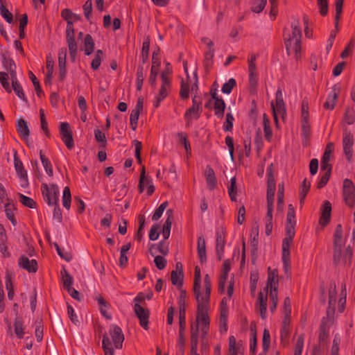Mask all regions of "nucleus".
<instances>
[{"label": "nucleus", "instance_id": "nucleus-8", "mask_svg": "<svg viewBox=\"0 0 355 355\" xmlns=\"http://www.w3.org/2000/svg\"><path fill=\"white\" fill-rule=\"evenodd\" d=\"M343 198L345 203L352 207L355 200V186L349 179H345L343 181Z\"/></svg>", "mask_w": 355, "mask_h": 355}, {"label": "nucleus", "instance_id": "nucleus-55", "mask_svg": "<svg viewBox=\"0 0 355 355\" xmlns=\"http://www.w3.org/2000/svg\"><path fill=\"white\" fill-rule=\"evenodd\" d=\"M139 113L140 112H138L137 110H132L130 114V125L132 126V130H134L136 129L137 125Z\"/></svg>", "mask_w": 355, "mask_h": 355}, {"label": "nucleus", "instance_id": "nucleus-62", "mask_svg": "<svg viewBox=\"0 0 355 355\" xmlns=\"http://www.w3.org/2000/svg\"><path fill=\"white\" fill-rule=\"evenodd\" d=\"M154 262L157 268L159 270L164 269L166 264V260L162 256H155Z\"/></svg>", "mask_w": 355, "mask_h": 355}, {"label": "nucleus", "instance_id": "nucleus-6", "mask_svg": "<svg viewBox=\"0 0 355 355\" xmlns=\"http://www.w3.org/2000/svg\"><path fill=\"white\" fill-rule=\"evenodd\" d=\"M271 107L272 109L274 120L277 127H278V118L281 117L284 119L286 114L281 89H278L277 91L276 103L275 104L272 103Z\"/></svg>", "mask_w": 355, "mask_h": 355}, {"label": "nucleus", "instance_id": "nucleus-14", "mask_svg": "<svg viewBox=\"0 0 355 355\" xmlns=\"http://www.w3.org/2000/svg\"><path fill=\"white\" fill-rule=\"evenodd\" d=\"M144 187H146L148 188V193L149 195L152 194L154 191V187L153 184V181L150 178L148 177H146L145 175V168L144 166L142 167L141 175H140V180L139 183V189L140 193H142L144 189Z\"/></svg>", "mask_w": 355, "mask_h": 355}, {"label": "nucleus", "instance_id": "nucleus-28", "mask_svg": "<svg viewBox=\"0 0 355 355\" xmlns=\"http://www.w3.org/2000/svg\"><path fill=\"white\" fill-rule=\"evenodd\" d=\"M225 109V103L222 98H217L216 101H214V110L215 114L218 118H222L224 114V111Z\"/></svg>", "mask_w": 355, "mask_h": 355}, {"label": "nucleus", "instance_id": "nucleus-46", "mask_svg": "<svg viewBox=\"0 0 355 355\" xmlns=\"http://www.w3.org/2000/svg\"><path fill=\"white\" fill-rule=\"evenodd\" d=\"M236 85V80L234 78H230L222 87V92L224 94H229L231 93L232 88Z\"/></svg>", "mask_w": 355, "mask_h": 355}, {"label": "nucleus", "instance_id": "nucleus-61", "mask_svg": "<svg viewBox=\"0 0 355 355\" xmlns=\"http://www.w3.org/2000/svg\"><path fill=\"white\" fill-rule=\"evenodd\" d=\"M67 314L71 321L73 324H77L78 322V316L71 305L67 306Z\"/></svg>", "mask_w": 355, "mask_h": 355}, {"label": "nucleus", "instance_id": "nucleus-4", "mask_svg": "<svg viewBox=\"0 0 355 355\" xmlns=\"http://www.w3.org/2000/svg\"><path fill=\"white\" fill-rule=\"evenodd\" d=\"M1 62L3 68L8 72H0V83L8 92H11L8 78L12 77V72L15 75H17L15 71L16 66L14 61L10 58L7 53H3L1 54Z\"/></svg>", "mask_w": 355, "mask_h": 355}, {"label": "nucleus", "instance_id": "nucleus-51", "mask_svg": "<svg viewBox=\"0 0 355 355\" xmlns=\"http://www.w3.org/2000/svg\"><path fill=\"white\" fill-rule=\"evenodd\" d=\"M270 336L269 331L268 329H264L263 335V343H262L263 352L268 351L269 346H270Z\"/></svg>", "mask_w": 355, "mask_h": 355}, {"label": "nucleus", "instance_id": "nucleus-13", "mask_svg": "<svg viewBox=\"0 0 355 355\" xmlns=\"http://www.w3.org/2000/svg\"><path fill=\"white\" fill-rule=\"evenodd\" d=\"M353 136L348 132H345L343 136V151L348 161H350L353 156Z\"/></svg>", "mask_w": 355, "mask_h": 355}, {"label": "nucleus", "instance_id": "nucleus-44", "mask_svg": "<svg viewBox=\"0 0 355 355\" xmlns=\"http://www.w3.org/2000/svg\"><path fill=\"white\" fill-rule=\"evenodd\" d=\"M263 130L266 139L270 140L272 137V130L270 128L269 119L266 117V114L263 116Z\"/></svg>", "mask_w": 355, "mask_h": 355}, {"label": "nucleus", "instance_id": "nucleus-15", "mask_svg": "<svg viewBox=\"0 0 355 355\" xmlns=\"http://www.w3.org/2000/svg\"><path fill=\"white\" fill-rule=\"evenodd\" d=\"M19 266L26 269L30 272H35L37 270V261L35 259H29L26 256H22L19 259Z\"/></svg>", "mask_w": 355, "mask_h": 355}, {"label": "nucleus", "instance_id": "nucleus-43", "mask_svg": "<svg viewBox=\"0 0 355 355\" xmlns=\"http://www.w3.org/2000/svg\"><path fill=\"white\" fill-rule=\"evenodd\" d=\"M183 273L178 272L177 270H173L171 272V281L173 284L180 286L182 284Z\"/></svg>", "mask_w": 355, "mask_h": 355}, {"label": "nucleus", "instance_id": "nucleus-39", "mask_svg": "<svg viewBox=\"0 0 355 355\" xmlns=\"http://www.w3.org/2000/svg\"><path fill=\"white\" fill-rule=\"evenodd\" d=\"M0 12L1 16L8 24H12L13 22L12 14L10 12V11L5 7L3 3H1L0 6Z\"/></svg>", "mask_w": 355, "mask_h": 355}, {"label": "nucleus", "instance_id": "nucleus-12", "mask_svg": "<svg viewBox=\"0 0 355 355\" xmlns=\"http://www.w3.org/2000/svg\"><path fill=\"white\" fill-rule=\"evenodd\" d=\"M110 334L115 347L116 349H121L124 340V336L121 328L116 325H112L110 330Z\"/></svg>", "mask_w": 355, "mask_h": 355}, {"label": "nucleus", "instance_id": "nucleus-49", "mask_svg": "<svg viewBox=\"0 0 355 355\" xmlns=\"http://www.w3.org/2000/svg\"><path fill=\"white\" fill-rule=\"evenodd\" d=\"M234 120V116L231 113H227L226 114V120L223 125V128L225 131H227V132L232 131Z\"/></svg>", "mask_w": 355, "mask_h": 355}, {"label": "nucleus", "instance_id": "nucleus-60", "mask_svg": "<svg viewBox=\"0 0 355 355\" xmlns=\"http://www.w3.org/2000/svg\"><path fill=\"white\" fill-rule=\"evenodd\" d=\"M67 49H61L58 53L59 66L66 67Z\"/></svg>", "mask_w": 355, "mask_h": 355}, {"label": "nucleus", "instance_id": "nucleus-9", "mask_svg": "<svg viewBox=\"0 0 355 355\" xmlns=\"http://www.w3.org/2000/svg\"><path fill=\"white\" fill-rule=\"evenodd\" d=\"M143 300L144 297H141L140 295H137L135 298V301L136 302V303L135 304L134 310L136 315L139 319L141 326L144 329H147L148 314L147 311L139 304V302Z\"/></svg>", "mask_w": 355, "mask_h": 355}, {"label": "nucleus", "instance_id": "nucleus-22", "mask_svg": "<svg viewBox=\"0 0 355 355\" xmlns=\"http://www.w3.org/2000/svg\"><path fill=\"white\" fill-rule=\"evenodd\" d=\"M331 211V203L329 201H325L322 207V212L320 218V223L322 225H326L329 223Z\"/></svg>", "mask_w": 355, "mask_h": 355}, {"label": "nucleus", "instance_id": "nucleus-3", "mask_svg": "<svg viewBox=\"0 0 355 355\" xmlns=\"http://www.w3.org/2000/svg\"><path fill=\"white\" fill-rule=\"evenodd\" d=\"M292 36L286 39L285 45L286 51L288 55L292 53H295L296 59L298 58V55L300 51V42L302 37V33L299 27V21L294 19L291 24Z\"/></svg>", "mask_w": 355, "mask_h": 355}, {"label": "nucleus", "instance_id": "nucleus-58", "mask_svg": "<svg viewBox=\"0 0 355 355\" xmlns=\"http://www.w3.org/2000/svg\"><path fill=\"white\" fill-rule=\"evenodd\" d=\"M84 14L87 19H89L92 11V1L87 0L83 6Z\"/></svg>", "mask_w": 355, "mask_h": 355}, {"label": "nucleus", "instance_id": "nucleus-17", "mask_svg": "<svg viewBox=\"0 0 355 355\" xmlns=\"http://www.w3.org/2000/svg\"><path fill=\"white\" fill-rule=\"evenodd\" d=\"M339 91L340 88L337 86L333 88L327 97V101L324 104V107L326 109L333 110L334 108Z\"/></svg>", "mask_w": 355, "mask_h": 355}, {"label": "nucleus", "instance_id": "nucleus-52", "mask_svg": "<svg viewBox=\"0 0 355 355\" xmlns=\"http://www.w3.org/2000/svg\"><path fill=\"white\" fill-rule=\"evenodd\" d=\"M20 202L25 206L30 208H34L35 202L29 197H27L23 194H19Z\"/></svg>", "mask_w": 355, "mask_h": 355}, {"label": "nucleus", "instance_id": "nucleus-19", "mask_svg": "<svg viewBox=\"0 0 355 355\" xmlns=\"http://www.w3.org/2000/svg\"><path fill=\"white\" fill-rule=\"evenodd\" d=\"M197 250L200 261L201 263L205 262L207 260L206 245L205 240L202 236H200L198 239Z\"/></svg>", "mask_w": 355, "mask_h": 355}, {"label": "nucleus", "instance_id": "nucleus-56", "mask_svg": "<svg viewBox=\"0 0 355 355\" xmlns=\"http://www.w3.org/2000/svg\"><path fill=\"white\" fill-rule=\"evenodd\" d=\"M295 224V209L292 205H288V214H287V224Z\"/></svg>", "mask_w": 355, "mask_h": 355}, {"label": "nucleus", "instance_id": "nucleus-24", "mask_svg": "<svg viewBox=\"0 0 355 355\" xmlns=\"http://www.w3.org/2000/svg\"><path fill=\"white\" fill-rule=\"evenodd\" d=\"M185 329V312L184 309H180V338L179 345L183 347L184 344V331Z\"/></svg>", "mask_w": 355, "mask_h": 355}, {"label": "nucleus", "instance_id": "nucleus-21", "mask_svg": "<svg viewBox=\"0 0 355 355\" xmlns=\"http://www.w3.org/2000/svg\"><path fill=\"white\" fill-rule=\"evenodd\" d=\"M11 80L12 87L10 86L11 90L13 89L16 95L21 99L24 100V94L23 89L18 82L17 75H15L12 72V77L9 78Z\"/></svg>", "mask_w": 355, "mask_h": 355}, {"label": "nucleus", "instance_id": "nucleus-34", "mask_svg": "<svg viewBox=\"0 0 355 355\" xmlns=\"http://www.w3.org/2000/svg\"><path fill=\"white\" fill-rule=\"evenodd\" d=\"M46 69H47V73H46L45 83L47 84V83H51V80L53 77V62L50 55H49L47 57Z\"/></svg>", "mask_w": 355, "mask_h": 355}, {"label": "nucleus", "instance_id": "nucleus-63", "mask_svg": "<svg viewBox=\"0 0 355 355\" xmlns=\"http://www.w3.org/2000/svg\"><path fill=\"white\" fill-rule=\"evenodd\" d=\"M159 226L157 225H154L152 226L150 233H149V239L152 241H155L159 238V234L158 232Z\"/></svg>", "mask_w": 355, "mask_h": 355}, {"label": "nucleus", "instance_id": "nucleus-45", "mask_svg": "<svg viewBox=\"0 0 355 355\" xmlns=\"http://www.w3.org/2000/svg\"><path fill=\"white\" fill-rule=\"evenodd\" d=\"M15 168L18 177L27 175V172L24 170L22 162L16 157L15 158Z\"/></svg>", "mask_w": 355, "mask_h": 355}, {"label": "nucleus", "instance_id": "nucleus-20", "mask_svg": "<svg viewBox=\"0 0 355 355\" xmlns=\"http://www.w3.org/2000/svg\"><path fill=\"white\" fill-rule=\"evenodd\" d=\"M205 176L208 188L211 190L214 189L216 186V179L214 170L209 166L207 167Z\"/></svg>", "mask_w": 355, "mask_h": 355}, {"label": "nucleus", "instance_id": "nucleus-23", "mask_svg": "<svg viewBox=\"0 0 355 355\" xmlns=\"http://www.w3.org/2000/svg\"><path fill=\"white\" fill-rule=\"evenodd\" d=\"M225 246V237L222 232H217L216 237V254L219 259H221L223 255Z\"/></svg>", "mask_w": 355, "mask_h": 355}, {"label": "nucleus", "instance_id": "nucleus-16", "mask_svg": "<svg viewBox=\"0 0 355 355\" xmlns=\"http://www.w3.org/2000/svg\"><path fill=\"white\" fill-rule=\"evenodd\" d=\"M267 299V294H265L263 292H260L259 293L257 309L263 319L266 317Z\"/></svg>", "mask_w": 355, "mask_h": 355}, {"label": "nucleus", "instance_id": "nucleus-41", "mask_svg": "<svg viewBox=\"0 0 355 355\" xmlns=\"http://www.w3.org/2000/svg\"><path fill=\"white\" fill-rule=\"evenodd\" d=\"M204 42L207 45L208 49L205 53V59L207 62H209L214 55V50L213 49V42L207 39L204 40Z\"/></svg>", "mask_w": 355, "mask_h": 355}, {"label": "nucleus", "instance_id": "nucleus-18", "mask_svg": "<svg viewBox=\"0 0 355 355\" xmlns=\"http://www.w3.org/2000/svg\"><path fill=\"white\" fill-rule=\"evenodd\" d=\"M278 286V279H277V272L275 270H271L269 268L268 281L266 285V290L273 289L277 290Z\"/></svg>", "mask_w": 355, "mask_h": 355}, {"label": "nucleus", "instance_id": "nucleus-35", "mask_svg": "<svg viewBox=\"0 0 355 355\" xmlns=\"http://www.w3.org/2000/svg\"><path fill=\"white\" fill-rule=\"evenodd\" d=\"M61 275L62 278L63 286L64 288L67 291L69 288H72L71 285L73 284V278L66 271V270H61Z\"/></svg>", "mask_w": 355, "mask_h": 355}, {"label": "nucleus", "instance_id": "nucleus-33", "mask_svg": "<svg viewBox=\"0 0 355 355\" xmlns=\"http://www.w3.org/2000/svg\"><path fill=\"white\" fill-rule=\"evenodd\" d=\"M14 329H15V333L16 336L19 338H22L24 337L25 332H24V329L23 327V322L20 319L16 318L15 320Z\"/></svg>", "mask_w": 355, "mask_h": 355}, {"label": "nucleus", "instance_id": "nucleus-2", "mask_svg": "<svg viewBox=\"0 0 355 355\" xmlns=\"http://www.w3.org/2000/svg\"><path fill=\"white\" fill-rule=\"evenodd\" d=\"M345 239L343 238V229L341 225H338L336 228L334 233V259L336 263H343L346 264L352 256V250L349 248H347L345 252L343 253L342 248L345 245Z\"/></svg>", "mask_w": 355, "mask_h": 355}, {"label": "nucleus", "instance_id": "nucleus-27", "mask_svg": "<svg viewBox=\"0 0 355 355\" xmlns=\"http://www.w3.org/2000/svg\"><path fill=\"white\" fill-rule=\"evenodd\" d=\"M17 129L19 133L24 138L29 136V129L27 123L22 119L17 121Z\"/></svg>", "mask_w": 355, "mask_h": 355}, {"label": "nucleus", "instance_id": "nucleus-1", "mask_svg": "<svg viewBox=\"0 0 355 355\" xmlns=\"http://www.w3.org/2000/svg\"><path fill=\"white\" fill-rule=\"evenodd\" d=\"M204 288L199 289V297L196 298L198 302V313L196 324L192 325L195 331H200L201 342L203 348H206L207 343V332L209 328V319L208 317L209 301L211 292V281L208 275H206L204 279Z\"/></svg>", "mask_w": 355, "mask_h": 355}, {"label": "nucleus", "instance_id": "nucleus-59", "mask_svg": "<svg viewBox=\"0 0 355 355\" xmlns=\"http://www.w3.org/2000/svg\"><path fill=\"white\" fill-rule=\"evenodd\" d=\"M98 301L102 315L107 319H111V316L107 313V302L103 298H99Z\"/></svg>", "mask_w": 355, "mask_h": 355}, {"label": "nucleus", "instance_id": "nucleus-57", "mask_svg": "<svg viewBox=\"0 0 355 355\" xmlns=\"http://www.w3.org/2000/svg\"><path fill=\"white\" fill-rule=\"evenodd\" d=\"M318 5L320 8V14L323 16L326 15L328 12V1L318 0Z\"/></svg>", "mask_w": 355, "mask_h": 355}, {"label": "nucleus", "instance_id": "nucleus-37", "mask_svg": "<svg viewBox=\"0 0 355 355\" xmlns=\"http://www.w3.org/2000/svg\"><path fill=\"white\" fill-rule=\"evenodd\" d=\"M71 192L68 187H64L62 195V204L63 206L67 209H69L71 206Z\"/></svg>", "mask_w": 355, "mask_h": 355}, {"label": "nucleus", "instance_id": "nucleus-53", "mask_svg": "<svg viewBox=\"0 0 355 355\" xmlns=\"http://www.w3.org/2000/svg\"><path fill=\"white\" fill-rule=\"evenodd\" d=\"M149 48H150L149 40L144 41L143 43V46H142V50H141V57H142V62L143 63H145L146 60L148 59Z\"/></svg>", "mask_w": 355, "mask_h": 355}, {"label": "nucleus", "instance_id": "nucleus-50", "mask_svg": "<svg viewBox=\"0 0 355 355\" xmlns=\"http://www.w3.org/2000/svg\"><path fill=\"white\" fill-rule=\"evenodd\" d=\"M172 221L169 218H167L165 221L163 230L162 234L164 239H167L170 236L171 229Z\"/></svg>", "mask_w": 355, "mask_h": 355}, {"label": "nucleus", "instance_id": "nucleus-38", "mask_svg": "<svg viewBox=\"0 0 355 355\" xmlns=\"http://www.w3.org/2000/svg\"><path fill=\"white\" fill-rule=\"evenodd\" d=\"M70 57L72 60H74L77 53V44L74 38L67 39Z\"/></svg>", "mask_w": 355, "mask_h": 355}, {"label": "nucleus", "instance_id": "nucleus-26", "mask_svg": "<svg viewBox=\"0 0 355 355\" xmlns=\"http://www.w3.org/2000/svg\"><path fill=\"white\" fill-rule=\"evenodd\" d=\"M275 191V182L274 180L270 178V180L269 181H268V187H267V202H268V205H273Z\"/></svg>", "mask_w": 355, "mask_h": 355}, {"label": "nucleus", "instance_id": "nucleus-47", "mask_svg": "<svg viewBox=\"0 0 355 355\" xmlns=\"http://www.w3.org/2000/svg\"><path fill=\"white\" fill-rule=\"evenodd\" d=\"M102 55H103V51L101 50H98L96 52L95 57L92 61V67L93 69L96 70L98 69V67L101 64Z\"/></svg>", "mask_w": 355, "mask_h": 355}, {"label": "nucleus", "instance_id": "nucleus-5", "mask_svg": "<svg viewBox=\"0 0 355 355\" xmlns=\"http://www.w3.org/2000/svg\"><path fill=\"white\" fill-rule=\"evenodd\" d=\"M42 193L45 201L49 206L56 205L59 200L60 189L55 184L48 186L43 184L42 186Z\"/></svg>", "mask_w": 355, "mask_h": 355}, {"label": "nucleus", "instance_id": "nucleus-25", "mask_svg": "<svg viewBox=\"0 0 355 355\" xmlns=\"http://www.w3.org/2000/svg\"><path fill=\"white\" fill-rule=\"evenodd\" d=\"M201 337L200 331H195L194 327H191V355H199L197 352L198 337Z\"/></svg>", "mask_w": 355, "mask_h": 355}, {"label": "nucleus", "instance_id": "nucleus-64", "mask_svg": "<svg viewBox=\"0 0 355 355\" xmlns=\"http://www.w3.org/2000/svg\"><path fill=\"white\" fill-rule=\"evenodd\" d=\"M303 346H304V340L301 336H300L297 338V340L296 343L294 355H302Z\"/></svg>", "mask_w": 355, "mask_h": 355}, {"label": "nucleus", "instance_id": "nucleus-36", "mask_svg": "<svg viewBox=\"0 0 355 355\" xmlns=\"http://www.w3.org/2000/svg\"><path fill=\"white\" fill-rule=\"evenodd\" d=\"M184 116L187 121L198 119L199 117V107H195V105H193V106L186 112Z\"/></svg>", "mask_w": 355, "mask_h": 355}, {"label": "nucleus", "instance_id": "nucleus-32", "mask_svg": "<svg viewBox=\"0 0 355 355\" xmlns=\"http://www.w3.org/2000/svg\"><path fill=\"white\" fill-rule=\"evenodd\" d=\"M14 205L10 202L5 203L4 211L7 218L11 221L13 225L17 224V221L14 218Z\"/></svg>", "mask_w": 355, "mask_h": 355}, {"label": "nucleus", "instance_id": "nucleus-7", "mask_svg": "<svg viewBox=\"0 0 355 355\" xmlns=\"http://www.w3.org/2000/svg\"><path fill=\"white\" fill-rule=\"evenodd\" d=\"M162 84L159 92L155 95V101L154 102L155 107L159 106L160 102L164 100L168 95L171 89V83L166 73L161 75Z\"/></svg>", "mask_w": 355, "mask_h": 355}, {"label": "nucleus", "instance_id": "nucleus-11", "mask_svg": "<svg viewBox=\"0 0 355 355\" xmlns=\"http://www.w3.org/2000/svg\"><path fill=\"white\" fill-rule=\"evenodd\" d=\"M336 301V289L335 284H331L329 291V306L327 311V319L330 321L334 320Z\"/></svg>", "mask_w": 355, "mask_h": 355}, {"label": "nucleus", "instance_id": "nucleus-10", "mask_svg": "<svg viewBox=\"0 0 355 355\" xmlns=\"http://www.w3.org/2000/svg\"><path fill=\"white\" fill-rule=\"evenodd\" d=\"M60 137L62 140L69 149L73 146V140L70 130L69 124L67 122H62L60 128Z\"/></svg>", "mask_w": 355, "mask_h": 355}, {"label": "nucleus", "instance_id": "nucleus-31", "mask_svg": "<svg viewBox=\"0 0 355 355\" xmlns=\"http://www.w3.org/2000/svg\"><path fill=\"white\" fill-rule=\"evenodd\" d=\"M84 46L85 54L87 55H89L92 53L94 46V43L91 35H86V36L85 37Z\"/></svg>", "mask_w": 355, "mask_h": 355}, {"label": "nucleus", "instance_id": "nucleus-29", "mask_svg": "<svg viewBox=\"0 0 355 355\" xmlns=\"http://www.w3.org/2000/svg\"><path fill=\"white\" fill-rule=\"evenodd\" d=\"M227 191L231 200L232 201H236V180L235 177H233L230 179V181L227 184Z\"/></svg>", "mask_w": 355, "mask_h": 355}, {"label": "nucleus", "instance_id": "nucleus-54", "mask_svg": "<svg viewBox=\"0 0 355 355\" xmlns=\"http://www.w3.org/2000/svg\"><path fill=\"white\" fill-rule=\"evenodd\" d=\"M266 2L267 0H256L254 6L252 8V11L257 13L261 12L263 10Z\"/></svg>", "mask_w": 355, "mask_h": 355}, {"label": "nucleus", "instance_id": "nucleus-40", "mask_svg": "<svg viewBox=\"0 0 355 355\" xmlns=\"http://www.w3.org/2000/svg\"><path fill=\"white\" fill-rule=\"evenodd\" d=\"M284 184H279L278 186V199H277V210L282 211L284 208Z\"/></svg>", "mask_w": 355, "mask_h": 355}, {"label": "nucleus", "instance_id": "nucleus-42", "mask_svg": "<svg viewBox=\"0 0 355 355\" xmlns=\"http://www.w3.org/2000/svg\"><path fill=\"white\" fill-rule=\"evenodd\" d=\"M168 203L167 201L162 203L159 207L155 210L154 214L152 216L153 220H157L163 214L164 211L166 209Z\"/></svg>", "mask_w": 355, "mask_h": 355}, {"label": "nucleus", "instance_id": "nucleus-30", "mask_svg": "<svg viewBox=\"0 0 355 355\" xmlns=\"http://www.w3.org/2000/svg\"><path fill=\"white\" fill-rule=\"evenodd\" d=\"M200 283H201V276H200V270L198 267H196L195 268V279H194V293L196 295V298H198L199 297V289L200 288Z\"/></svg>", "mask_w": 355, "mask_h": 355}, {"label": "nucleus", "instance_id": "nucleus-48", "mask_svg": "<svg viewBox=\"0 0 355 355\" xmlns=\"http://www.w3.org/2000/svg\"><path fill=\"white\" fill-rule=\"evenodd\" d=\"M293 239L289 237H286L282 243V255H284V257H286L287 256H290V252H289V247L292 242Z\"/></svg>", "mask_w": 355, "mask_h": 355}]
</instances>
